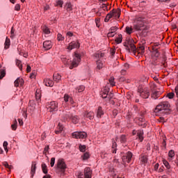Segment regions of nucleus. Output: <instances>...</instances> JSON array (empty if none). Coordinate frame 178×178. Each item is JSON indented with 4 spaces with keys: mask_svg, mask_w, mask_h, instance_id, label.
I'll return each instance as SVG.
<instances>
[{
    "mask_svg": "<svg viewBox=\"0 0 178 178\" xmlns=\"http://www.w3.org/2000/svg\"><path fill=\"white\" fill-rule=\"evenodd\" d=\"M154 113L156 116H165L170 113V104L168 102H163L159 104L154 109Z\"/></svg>",
    "mask_w": 178,
    "mask_h": 178,
    "instance_id": "1",
    "label": "nucleus"
},
{
    "mask_svg": "<svg viewBox=\"0 0 178 178\" xmlns=\"http://www.w3.org/2000/svg\"><path fill=\"white\" fill-rule=\"evenodd\" d=\"M95 57L96 59V65H97V69L98 70H101L102 67H104V63H105V61L104 60V58H105V54L102 53L101 51H98L95 54Z\"/></svg>",
    "mask_w": 178,
    "mask_h": 178,
    "instance_id": "2",
    "label": "nucleus"
},
{
    "mask_svg": "<svg viewBox=\"0 0 178 178\" xmlns=\"http://www.w3.org/2000/svg\"><path fill=\"white\" fill-rule=\"evenodd\" d=\"M81 62V55L80 54L75 52L74 58L71 63V65H70V69H73L74 67H77L79 66V64Z\"/></svg>",
    "mask_w": 178,
    "mask_h": 178,
    "instance_id": "3",
    "label": "nucleus"
},
{
    "mask_svg": "<svg viewBox=\"0 0 178 178\" xmlns=\"http://www.w3.org/2000/svg\"><path fill=\"white\" fill-rule=\"evenodd\" d=\"M66 163L63 159H58L57 161V169L60 172L63 176H65V172H66L67 168Z\"/></svg>",
    "mask_w": 178,
    "mask_h": 178,
    "instance_id": "4",
    "label": "nucleus"
},
{
    "mask_svg": "<svg viewBox=\"0 0 178 178\" xmlns=\"http://www.w3.org/2000/svg\"><path fill=\"white\" fill-rule=\"evenodd\" d=\"M46 108H47L49 112H55L58 109V102L55 101L49 102L47 104Z\"/></svg>",
    "mask_w": 178,
    "mask_h": 178,
    "instance_id": "5",
    "label": "nucleus"
},
{
    "mask_svg": "<svg viewBox=\"0 0 178 178\" xmlns=\"http://www.w3.org/2000/svg\"><path fill=\"white\" fill-rule=\"evenodd\" d=\"M138 92L140 95V97L143 98L144 99H147V98L149 97V89L147 88H138Z\"/></svg>",
    "mask_w": 178,
    "mask_h": 178,
    "instance_id": "6",
    "label": "nucleus"
},
{
    "mask_svg": "<svg viewBox=\"0 0 178 178\" xmlns=\"http://www.w3.org/2000/svg\"><path fill=\"white\" fill-rule=\"evenodd\" d=\"M73 138H81L84 139L87 138V133L82 131V132H74L72 133Z\"/></svg>",
    "mask_w": 178,
    "mask_h": 178,
    "instance_id": "7",
    "label": "nucleus"
},
{
    "mask_svg": "<svg viewBox=\"0 0 178 178\" xmlns=\"http://www.w3.org/2000/svg\"><path fill=\"white\" fill-rule=\"evenodd\" d=\"M72 116H73V114H72L70 111H65L63 112L62 118L63 119L64 122L70 120V119H72Z\"/></svg>",
    "mask_w": 178,
    "mask_h": 178,
    "instance_id": "8",
    "label": "nucleus"
},
{
    "mask_svg": "<svg viewBox=\"0 0 178 178\" xmlns=\"http://www.w3.org/2000/svg\"><path fill=\"white\" fill-rule=\"evenodd\" d=\"M76 48H77V49L80 48V43L79 42V41L71 42L69 44L67 49H69L70 51H72V49H74Z\"/></svg>",
    "mask_w": 178,
    "mask_h": 178,
    "instance_id": "9",
    "label": "nucleus"
},
{
    "mask_svg": "<svg viewBox=\"0 0 178 178\" xmlns=\"http://www.w3.org/2000/svg\"><path fill=\"white\" fill-rule=\"evenodd\" d=\"M131 158H133V153L128 152L125 156H122V161L129 163L131 161Z\"/></svg>",
    "mask_w": 178,
    "mask_h": 178,
    "instance_id": "10",
    "label": "nucleus"
},
{
    "mask_svg": "<svg viewBox=\"0 0 178 178\" xmlns=\"http://www.w3.org/2000/svg\"><path fill=\"white\" fill-rule=\"evenodd\" d=\"M92 175V170L91 168L87 167L84 169V178H91Z\"/></svg>",
    "mask_w": 178,
    "mask_h": 178,
    "instance_id": "11",
    "label": "nucleus"
},
{
    "mask_svg": "<svg viewBox=\"0 0 178 178\" xmlns=\"http://www.w3.org/2000/svg\"><path fill=\"white\" fill-rule=\"evenodd\" d=\"M108 94H109V88L108 87L104 88L100 92V95H102L104 99L108 98Z\"/></svg>",
    "mask_w": 178,
    "mask_h": 178,
    "instance_id": "12",
    "label": "nucleus"
},
{
    "mask_svg": "<svg viewBox=\"0 0 178 178\" xmlns=\"http://www.w3.org/2000/svg\"><path fill=\"white\" fill-rule=\"evenodd\" d=\"M43 47L44 49L48 51V49H51L52 48V42L51 40H46L43 42Z\"/></svg>",
    "mask_w": 178,
    "mask_h": 178,
    "instance_id": "13",
    "label": "nucleus"
},
{
    "mask_svg": "<svg viewBox=\"0 0 178 178\" xmlns=\"http://www.w3.org/2000/svg\"><path fill=\"white\" fill-rule=\"evenodd\" d=\"M83 116L84 118H87L90 120H92V119H94V117L95 116V114L93 111L86 112Z\"/></svg>",
    "mask_w": 178,
    "mask_h": 178,
    "instance_id": "14",
    "label": "nucleus"
},
{
    "mask_svg": "<svg viewBox=\"0 0 178 178\" xmlns=\"http://www.w3.org/2000/svg\"><path fill=\"white\" fill-rule=\"evenodd\" d=\"M44 84H45V86L47 87H54V81L51 80V79H44Z\"/></svg>",
    "mask_w": 178,
    "mask_h": 178,
    "instance_id": "15",
    "label": "nucleus"
},
{
    "mask_svg": "<svg viewBox=\"0 0 178 178\" xmlns=\"http://www.w3.org/2000/svg\"><path fill=\"white\" fill-rule=\"evenodd\" d=\"M96 116L97 118H98L99 119H101L102 118V116H104V111H102V107L99 106L98 109L96 111Z\"/></svg>",
    "mask_w": 178,
    "mask_h": 178,
    "instance_id": "16",
    "label": "nucleus"
},
{
    "mask_svg": "<svg viewBox=\"0 0 178 178\" xmlns=\"http://www.w3.org/2000/svg\"><path fill=\"white\" fill-rule=\"evenodd\" d=\"M137 136H138L140 143L144 140V131L143 129L138 130Z\"/></svg>",
    "mask_w": 178,
    "mask_h": 178,
    "instance_id": "17",
    "label": "nucleus"
},
{
    "mask_svg": "<svg viewBox=\"0 0 178 178\" xmlns=\"http://www.w3.org/2000/svg\"><path fill=\"white\" fill-rule=\"evenodd\" d=\"M110 13H111L113 17H120V10L118 9V10H115L113 9V10H111L110 12Z\"/></svg>",
    "mask_w": 178,
    "mask_h": 178,
    "instance_id": "18",
    "label": "nucleus"
},
{
    "mask_svg": "<svg viewBox=\"0 0 178 178\" xmlns=\"http://www.w3.org/2000/svg\"><path fill=\"white\" fill-rule=\"evenodd\" d=\"M37 163L35 162H32L31 165V177H34V175H35V170L37 169L36 167Z\"/></svg>",
    "mask_w": 178,
    "mask_h": 178,
    "instance_id": "19",
    "label": "nucleus"
},
{
    "mask_svg": "<svg viewBox=\"0 0 178 178\" xmlns=\"http://www.w3.org/2000/svg\"><path fill=\"white\" fill-rule=\"evenodd\" d=\"M161 94H162V92L160 91L154 90L152 94V98H153V99H158V98H159L161 96Z\"/></svg>",
    "mask_w": 178,
    "mask_h": 178,
    "instance_id": "20",
    "label": "nucleus"
},
{
    "mask_svg": "<svg viewBox=\"0 0 178 178\" xmlns=\"http://www.w3.org/2000/svg\"><path fill=\"white\" fill-rule=\"evenodd\" d=\"M19 84L20 86H23L24 84V81L22 78H18L15 81V87H19Z\"/></svg>",
    "mask_w": 178,
    "mask_h": 178,
    "instance_id": "21",
    "label": "nucleus"
},
{
    "mask_svg": "<svg viewBox=\"0 0 178 178\" xmlns=\"http://www.w3.org/2000/svg\"><path fill=\"white\" fill-rule=\"evenodd\" d=\"M62 79V76L59 75V74H54L53 76V80L55 83H59Z\"/></svg>",
    "mask_w": 178,
    "mask_h": 178,
    "instance_id": "22",
    "label": "nucleus"
},
{
    "mask_svg": "<svg viewBox=\"0 0 178 178\" xmlns=\"http://www.w3.org/2000/svg\"><path fill=\"white\" fill-rule=\"evenodd\" d=\"M63 131V126L60 124V123H58V127L55 131L56 134H60V133H62Z\"/></svg>",
    "mask_w": 178,
    "mask_h": 178,
    "instance_id": "23",
    "label": "nucleus"
},
{
    "mask_svg": "<svg viewBox=\"0 0 178 178\" xmlns=\"http://www.w3.org/2000/svg\"><path fill=\"white\" fill-rule=\"evenodd\" d=\"M127 48L129 51H131L132 52H134V54H136L137 52V48H136V46L134 45V44H130L127 47Z\"/></svg>",
    "mask_w": 178,
    "mask_h": 178,
    "instance_id": "24",
    "label": "nucleus"
},
{
    "mask_svg": "<svg viewBox=\"0 0 178 178\" xmlns=\"http://www.w3.org/2000/svg\"><path fill=\"white\" fill-rule=\"evenodd\" d=\"M70 120H72V123H74V124H77V123H79V120H80V118L77 115H72Z\"/></svg>",
    "mask_w": 178,
    "mask_h": 178,
    "instance_id": "25",
    "label": "nucleus"
},
{
    "mask_svg": "<svg viewBox=\"0 0 178 178\" xmlns=\"http://www.w3.org/2000/svg\"><path fill=\"white\" fill-rule=\"evenodd\" d=\"M143 23L141 24H136L134 25V29L136 30V31H141L143 30Z\"/></svg>",
    "mask_w": 178,
    "mask_h": 178,
    "instance_id": "26",
    "label": "nucleus"
},
{
    "mask_svg": "<svg viewBox=\"0 0 178 178\" xmlns=\"http://www.w3.org/2000/svg\"><path fill=\"white\" fill-rule=\"evenodd\" d=\"M5 76H6V72L2 69V65H0V80H2Z\"/></svg>",
    "mask_w": 178,
    "mask_h": 178,
    "instance_id": "27",
    "label": "nucleus"
},
{
    "mask_svg": "<svg viewBox=\"0 0 178 178\" xmlns=\"http://www.w3.org/2000/svg\"><path fill=\"white\" fill-rule=\"evenodd\" d=\"M11 129L14 131H16V129H17V120L16 119L14 120V121L13 122V124L11 125Z\"/></svg>",
    "mask_w": 178,
    "mask_h": 178,
    "instance_id": "28",
    "label": "nucleus"
},
{
    "mask_svg": "<svg viewBox=\"0 0 178 178\" xmlns=\"http://www.w3.org/2000/svg\"><path fill=\"white\" fill-rule=\"evenodd\" d=\"M4 45H5V47H4L5 49H8V48H9V47L10 46V39H9L8 38H6Z\"/></svg>",
    "mask_w": 178,
    "mask_h": 178,
    "instance_id": "29",
    "label": "nucleus"
},
{
    "mask_svg": "<svg viewBox=\"0 0 178 178\" xmlns=\"http://www.w3.org/2000/svg\"><path fill=\"white\" fill-rule=\"evenodd\" d=\"M152 55H154L156 58L159 57V51H158V49L153 47V51H152Z\"/></svg>",
    "mask_w": 178,
    "mask_h": 178,
    "instance_id": "30",
    "label": "nucleus"
},
{
    "mask_svg": "<svg viewBox=\"0 0 178 178\" xmlns=\"http://www.w3.org/2000/svg\"><path fill=\"white\" fill-rule=\"evenodd\" d=\"M136 52H138V54H140L141 55H143L145 52V47H144V46H140L139 47V49L136 50Z\"/></svg>",
    "mask_w": 178,
    "mask_h": 178,
    "instance_id": "31",
    "label": "nucleus"
},
{
    "mask_svg": "<svg viewBox=\"0 0 178 178\" xmlns=\"http://www.w3.org/2000/svg\"><path fill=\"white\" fill-rule=\"evenodd\" d=\"M42 170L43 173H44V175H47V173H48V169H47V164H45L44 163H42Z\"/></svg>",
    "mask_w": 178,
    "mask_h": 178,
    "instance_id": "32",
    "label": "nucleus"
},
{
    "mask_svg": "<svg viewBox=\"0 0 178 178\" xmlns=\"http://www.w3.org/2000/svg\"><path fill=\"white\" fill-rule=\"evenodd\" d=\"M113 16H112V13H109L108 14L106 15L105 19H104V22L106 23H108L109 22L110 19H112Z\"/></svg>",
    "mask_w": 178,
    "mask_h": 178,
    "instance_id": "33",
    "label": "nucleus"
},
{
    "mask_svg": "<svg viewBox=\"0 0 178 178\" xmlns=\"http://www.w3.org/2000/svg\"><path fill=\"white\" fill-rule=\"evenodd\" d=\"M120 143H122V144H124L127 141V138H126V135H122L120 136Z\"/></svg>",
    "mask_w": 178,
    "mask_h": 178,
    "instance_id": "34",
    "label": "nucleus"
},
{
    "mask_svg": "<svg viewBox=\"0 0 178 178\" xmlns=\"http://www.w3.org/2000/svg\"><path fill=\"white\" fill-rule=\"evenodd\" d=\"M84 90H86V87H84V86L83 85L79 86L76 88V91H77L78 92H83Z\"/></svg>",
    "mask_w": 178,
    "mask_h": 178,
    "instance_id": "35",
    "label": "nucleus"
},
{
    "mask_svg": "<svg viewBox=\"0 0 178 178\" xmlns=\"http://www.w3.org/2000/svg\"><path fill=\"white\" fill-rule=\"evenodd\" d=\"M122 34H120L116 38L115 42H117V44H120V43H122Z\"/></svg>",
    "mask_w": 178,
    "mask_h": 178,
    "instance_id": "36",
    "label": "nucleus"
},
{
    "mask_svg": "<svg viewBox=\"0 0 178 178\" xmlns=\"http://www.w3.org/2000/svg\"><path fill=\"white\" fill-rule=\"evenodd\" d=\"M118 147V144L116 143V142H113V145H112V152H113V154H116V147Z\"/></svg>",
    "mask_w": 178,
    "mask_h": 178,
    "instance_id": "37",
    "label": "nucleus"
},
{
    "mask_svg": "<svg viewBox=\"0 0 178 178\" xmlns=\"http://www.w3.org/2000/svg\"><path fill=\"white\" fill-rule=\"evenodd\" d=\"M127 34H131L133 33V28L130 26H127L125 29Z\"/></svg>",
    "mask_w": 178,
    "mask_h": 178,
    "instance_id": "38",
    "label": "nucleus"
},
{
    "mask_svg": "<svg viewBox=\"0 0 178 178\" xmlns=\"http://www.w3.org/2000/svg\"><path fill=\"white\" fill-rule=\"evenodd\" d=\"M79 150L81 151V152H86V145H81L80 144L79 146Z\"/></svg>",
    "mask_w": 178,
    "mask_h": 178,
    "instance_id": "39",
    "label": "nucleus"
},
{
    "mask_svg": "<svg viewBox=\"0 0 178 178\" xmlns=\"http://www.w3.org/2000/svg\"><path fill=\"white\" fill-rule=\"evenodd\" d=\"M42 31L44 34H49L51 33V31H49V29L47 26H43Z\"/></svg>",
    "mask_w": 178,
    "mask_h": 178,
    "instance_id": "40",
    "label": "nucleus"
},
{
    "mask_svg": "<svg viewBox=\"0 0 178 178\" xmlns=\"http://www.w3.org/2000/svg\"><path fill=\"white\" fill-rule=\"evenodd\" d=\"M72 97H70V96H69V95H64V101H65V102H69L70 101V99H71Z\"/></svg>",
    "mask_w": 178,
    "mask_h": 178,
    "instance_id": "41",
    "label": "nucleus"
},
{
    "mask_svg": "<svg viewBox=\"0 0 178 178\" xmlns=\"http://www.w3.org/2000/svg\"><path fill=\"white\" fill-rule=\"evenodd\" d=\"M57 39H58V41H63V40H65V37H63V36L62 35V34L58 33V34L57 35Z\"/></svg>",
    "mask_w": 178,
    "mask_h": 178,
    "instance_id": "42",
    "label": "nucleus"
},
{
    "mask_svg": "<svg viewBox=\"0 0 178 178\" xmlns=\"http://www.w3.org/2000/svg\"><path fill=\"white\" fill-rule=\"evenodd\" d=\"M16 65L17 66L19 67V69L20 70H22V61L19 60H16Z\"/></svg>",
    "mask_w": 178,
    "mask_h": 178,
    "instance_id": "43",
    "label": "nucleus"
},
{
    "mask_svg": "<svg viewBox=\"0 0 178 178\" xmlns=\"http://www.w3.org/2000/svg\"><path fill=\"white\" fill-rule=\"evenodd\" d=\"M57 6L62 8L63 6V0H57L56 1Z\"/></svg>",
    "mask_w": 178,
    "mask_h": 178,
    "instance_id": "44",
    "label": "nucleus"
},
{
    "mask_svg": "<svg viewBox=\"0 0 178 178\" xmlns=\"http://www.w3.org/2000/svg\"><path fill=\"white\" fill-rule=\"evenodd\" d=\"M163 165L165 166L167 169H170V165L166 160L163 161Z\"/></svg>",
    "mask_w": 178,
    "mask_h": 178,
    "instance_id": "45",
    "label": "nucleus"
},
{
    "mask_svg": "<svg viewBox=\"0 0 178 178\" xmlns=\"http://www.w3.org/2000/svg\"><path fill=\"white\" fill-rule=\"evenodd\" d=\"M168 156L170 158H173V156H175V151L173 150H170L169 152H168Z\"/></svg>",
    "mask_w": 178,
    "mask_h": 178,
    "instance_id": "46",
    "label": "nucleus"
},
{
    "mask_svg": "<svg viewBox=\"0 0 178 178\" xmlns=\"http://www.w3.org/2000/svg\"><path fill=\"white\" fill-rule=\"evenodd\" d=\"M148 159H147V157L145 156H142L140 159V161L142 162V163H147Z\"/></svg>",
    "mask_w": 178,
    "mask_h": 178,
    "instance_id": "47",
    "label": "nucleus"
},
{
    "mask_svg": "<svg viewBox=\"0 0 178 178\" xmlns=\"http://www.w3.org/2000/svg\"><path fill=\"white\" fill-rule=\"evenodd\" d=\"M3 147L5 149V151H6V152H8V142L7 141L3 142Z\"/></svg>",
    "mask_w": 178,
    "mask_h": 178,
    "instance_id": "48",
    "label": "nucleus"
},
{
    "mask_svg": "<svg viewBox=\"0 0 178 178\" xmlns=\"http://www.w3.org/2000/svg\"><path fill=\"white\" fill-rule=\"evenodd\" d=\"M118 29H119V28H118V27H116V26H112V27L110 29V32H111V33H115V32H116V31H118Z\"/></svg>",
    "mask_w": 178,
    "mask_h": 178,
    "instance_id": "49",
    "label": "nucleus"
},
{
    "mask_svg": "<svg viewBox=\"0 0 178 178\" xmlns=\"http://www.w3.org/2000/svg\"><path fill=\"white\" fill-rule=\"evenodd\" d=\"M3 166H5V168H7L8 169H12V165H9V163H8V162L5 161L3 163Z\"/></svg>",
    "mask_w": 178,
    "mask_h": 178,
    "instance_id": "50",
    "label": "nucleus"
},
{
    "mask_svg": "<svg viewBox=\"0 0 178 178\" xmlns=\"http://www.w3.org/2000/svg\"><path fill=\"white\" fill-rule=\"evenodd\" d=\"M50 165L51 168H54V165H55V157L51 159Z\"/></svg>",
    "mask_w": 178,
    "mask_h": 178,
    "instance_id": "51",
    "label": "nucleus"
},
{
    "mask_svg": "<svg viewBox=\"0 0 178 178\" xmlns=\"http://www.w3.org/2000/svg\"><path fill=\"white\" fill-rule=\"evenodd\" d=\"M67 10L70 11L72 10V3H67L66 4Z\"/></svg>",
    "mask_w": 178,
    "mask_h": 178,
    "instance_id": "52",
    "label": "nucleus"
},
{
    "mask_svg": "<svg viewBox=\"0 0 178 178\" xmlns=\"http://www.w3.org/2000/svg\"><path fill=\"white\" fill-rule=\"evenodd\" d=\"M168 98L170 99H172L173 97H175V93L173 92H170L167 95Z\"/></svg>",
    "mask_w": 178,
    "mask_h": 178,
    "instance_id": "53",
    "label": "nucleus"
},
{
    "mask_svg": "<svg viewBox=\"0 0 178 178\" xmlns=\"http://www.w3.org/2000/svg\"><path fill=\"white\" fill-rule=\"evenodd\" d=\"M90 158V154H88V153H85L84 154H83V159L84 160V161H86V160H87L88 159H89Z\"/></svg>",
    "mask_w": 178,
    "mask_h": 178,
    "instance_id": "54",
    "label": "nucleus"
},
{
    "mask_svg": "<svg viewBox=\"0 0 178 178\" xmlns=\"http://www.w3.org/2000/svg\"><path fill=\"white\" fill-rule=\"evenodd\" d=\"M48 149H49V145H47V146H46V147H44V151H43V154H44V155H46V154H47V152H48Z\"/></svg>",
    "mask_w": 178,
    "mask_h": 178,
    "instance_id": "55",
    "label": "nucleus"
},
{
    "mask_svg": "<svg viewBox=\"0 0 178 178\" xmlns=\"http://www.w3.org/2000/svg\"><path fill=\"white\" fill-rule=\"evenodd\" d=\"M115 52H116V50L115 49H111L110 53H111V55L112 58H113V56H115Z\"/></svg>",
    "mask_w": 178,
    "mask_h": 178,
    "instance_id": "56",
    "label": "nucleus"
},
{
    "mask_svg": "<svg viewBox=\"0 0 178 178\" xmlns=\"http://www.w3.org/2000/svg\"><path fill=\"white\" fill-rule=\"evenodd\" d=\"M109 83L111 86H115V79L113 78H111L109 79Z\"/></svg>",
    "mask_w": 178,
    "mask_h": 178,
    "instance_id": "57",
    "label": "nucleus"
},
{
    "mask_svg": "<svg viewBox=\"0 0 178 178\" xmlns=\"http://www.w3.org/2000/svg\"><path fill=\"white\" fill-rule=\"evenodd\" d=\"M35 97L38 101H40V99H41V95L40 93H38V92H36Z\"/></svg>",
    "mask_w": 178,
    "mask_h": 178,
    "instance_id": "58",
    "label": "nucleus"
},
{
    "mask_svg": "<svg viewBox=\"0 0 178 178\" xmlns=\"http://www.w3.org/2000/svg\"><path fill=\"white\" fill-rule=\"evenodd\" d=\"M15 10H17V11L20 10V4L17 3V4L15 5Z\"/></svg>",
    "mask_w": 178,
    "mask_h": 178,
    "instance_id": "59",
    "label": "nucleus"
},
{
    "mask_svg": "<svg viewBox=\"0 0 178 178\" xmlns=\"http://www.w3.org/2000/svg\"><path fill=\"white\" fill-rule=\"evenodd\" d=\"M107 37H108V38H110V37H115V33L110 31V32L107 34Z\"/></svg>",
    "mask_w": 178,
    "mask_h": 178,
    "instance_id": "60",
    "label": "nucleus"
},
{
    "mask_svg": "<svg viewBox=\"0 0 178 178\" xmlns=\"http://www.w3.org/2000/svg\"><path fill=\"white\" fill-rule=\"evenodd\" d=\"M107 98L108 99H111V98H113V93L112 92L108 93Z\"/></svg>",
    "mask_w": 178,
    "mask_h": 178,
    "instance_id": "61",
    "label": "nucleus"
},
{
    "mask_svg": "<svg viewBox=\"0 0 178 178\" xmlns=\"http://www.w3.org/2000/svg\"><path fill=\"white\" fill-rule=\"evenodd\" d=\"M35 72H33L31 74V76H30V78L31 79H35Z\"/></svg>",
    "mask_w": 178,
    "mask_h": 178,
    "instance_id": "62",
    "label": "nucleus"
},
{
    "mask_svg": "<svg viewBox=\"0 0 178 178\" xmlns=\"http://www.w3.org/2000/svg\"><path fill=\"white\" fill-rule=\"evenodd\" d=\"M146 6V3L145 1H141L140 3H139V6H141L142 8L145 6Z\"/></svg>",
    "mask_w": 178,
    "mask_h": 178,
    "instance_id": "63",
    "label": "nucleus"
},
{
    "mask_svg": "<svg viewBox=\"0 0 178 178\" xmlns=\"http://www.w3.org/2000/svg\"><path fill=\"white\" fill-rule=\"evenodd\" d=\"M126 70H124V69H123V70H121V74H122V76H126V73H127Z\"/></svg>",
    "mask_w": 178,
    "mask_h": 178,
    "instance_id": "64",
    "label": "nucleus"
}]
</instances>
